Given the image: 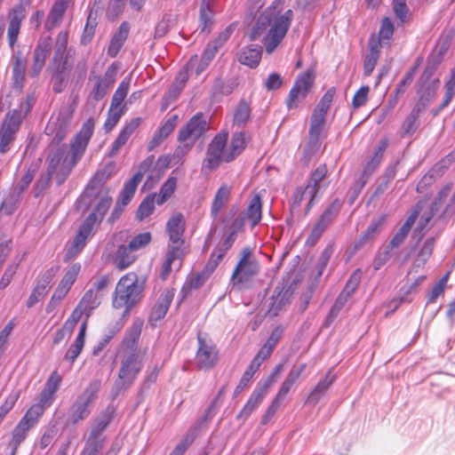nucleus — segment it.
<instances>
[{"instance_id": "nucleus-1", "label": "nucleus", "mask_w": 455, "mask_h": 455, "mask_svg": "<svg viewBox=\"0 0 455 455\" xmlns=\"http://www.w3.org/2000/svg\"><path fill=\"white\" fill-rule=\"evenodd\" d=\"M284 3L285 0H275L260 13L249 36L251 40L264 36L263 44L267 53H272L281 44L292 21L291 9L283 13Z\"/></svg>"}, {"instance_id": "nucleus-2", "label": "nucleus", "mask_w": 455, "mask_h": 455, "mask_svg": "<svg viewBox=\"0 0 455 455\" xmlns=\"http://www.w3.org/2000/svg\"><path fill=\"white\" fill-rule=\"evenodd\" d=\"M207 130V122L204 119L202 114L194 116L188 124L182 127L178 135V140L180 145L176 148L173 154L169 156H160L157 160V164L161 165L162 169H153L148 176L146 185L153 186L156 184L162 175L164 169L170 164L177 165L183 162L185 156L192 149L196 140L199 139L202 134Z\"/></svg>"}, {"instance_id": "nucleus-3", "label": "nucleus", "mask_w": 455, "mask_h": 455, "mask_svg": "<svg viewBox=\"0 0 455 455\" xmlns=\"http://www.w3.org/2000/svg\"><path fill=\"white\" fill-rule=\"evenodd\" d=\"M144 286L139 283L135 273L131 272L118 281L113 297V307L115 308H124V313H129L142 297Z\"/></svg>"}, {"instance_id": "nucleus-4", "label": "nucleus", "mask_w": 455, "mask_h": 455, "mask_svg": "<svg viewBox=\"0 0 455 455\" xmlns=\"http://www.w3.org/2000/svg\"><path fill=\"white\" fill-rule=\"evenodd\" d=\"M34 101L33 95H28L26 100L20 102L18 109L8 113L3 121L0 129V153L6 154L11 144L15 140V135L20 129V124L26 115L29 112Z\"/></svg>"}, {"instance_id": "nucleus-5", "label": "nucleus", "mask_w": 455, "mask_h": 455, "mask_svg": "<svg viewBox=\"0 0 455 455\" xmlns=\"http://www.w3.org/2000/svg\"><path fill=\"white\" fill-rule=\"evenodd\" d=\"M142 368V358L138 351H124L118 378L112 388V396H117L121 392L128 389L135 380Z\"/></svg>"}, {"instance_id": "nucleus-6", "label": "nucleus", "mask_w": 455, "mask_h": 455, "mask_svg": "<svg viewBox=\"0 0 455 455\" xmlns=\"http://www.w3.org/2000/svg\"><path fill=\"white\" fill-rule=\"evenodd\" d=\"M101 389V381L93 379L86 388L76 398L68 410V422L76 425L89 417L92 412L91 405L98 397Z\"/></svg>"}, {"instance_id": "nucleus-7", "label": "nucleus", "mask_w": 455, "mask_h": 455, "mask_svg": "<svg viewBox=\"0 0 455 455\" xmlns=\"http://www.w3.org/2000/svg\"><path fill=\"white\" fill-rule=\"evenodd\" d=\"M114 414V407L108 406L95 419L84 450H86L96 455L99 454L100 451L103 447V443L105 441V438L102 436V434L112 421Z\"/></svg>"}, {"instance_id": "nucleus-8", "label": "nucleus", "mask_w": 455, "mask_h": 455, "mask_svg": "<svg viewBox=\"0 0 455 455\" xmlns=\"http://www.w3.org/2000/svg\"><path fill=\"white\" fill-rule=\"evenodd\" d=\"M76 163L68 156V152L65 146L60 147L49 156V164L47 173L54 175L58 185H61L70 174Z\"/></svg>"}, {"instance_id": "nucleus-9", "label": "nucleus", "mask_w": 455, "mask_h": 455, "mask_svg": "<svg viewBox=\"0 0 455 455\" xmlns=\"http://www.w3.org/2000/svg\"><path fill=\"white\" fill-rule=\"evenodd\" d=\"M228 139V133L227 132H220L212 139L203 162V171L212 172L217 169L222 161L225 162V154L228 152L226 149Z\"/></svg>"}, {"instance_id": "nucleus-10", "label": "nucleus", "mask_w": 455, "mask_h": 455, "mask_svg": "<svg viewBox=\"0 0 455 455\" xmlns=\"http://www.w3.org/2000/svg\"><path fill=\"white\" fill-rule=\"evenodd\" d=\"M99 225L96 212H91L79 227L78 232L68 250L67 258L72 259L82 251L87 239L93 235Z\"/></svg>"}, {"instance_id": "nucleus-11", "label": "nucleus", "mask_w": 455, "mask_h": 455, "mask_svg": "<svg viewBox=\"0 0 455 455\" xmlns=\"http://www.w3.org/2000/svg\"><path fill=\"white\" fill-rule=\"evenodd\" d=\"M259 272L258 261L252 256L250 248H244L241 252V259L232 274L234 284L248 282Z\"/></svg>"}, {"instance_id": "nucleus-12", "label": "nucleus", "mask_w": 455, "mask_h": 455, "mask_svg": "<svg viewBox=\"0 0 455 455\" xmlns=\"http://www.w3.org/2000/svg\"><path fill=\"white\" fill-rule=\"evenodd\" d=\"M95 121L89 118L69 143V154L73 163L77 164L84 156L89 141L93 134Z\"/></svg>"}, {"instance_id": "nucleus-13", "label": "nucleus", "mask_w": 455, "mask_h": 455, "mask_svg": "<svg viewBox=\"0 0 455 455\" xmlns=\"http://www.w3.org/2000/svg\"><path fill=\"white\" fill-rule=\"evenodd\" d=\"M74 109L70 107L63 108L58 116H52L45 128L47 135L52 136V141L60 143L67 136L73 118Z\"/></svg>"}, {"instance_id": "nucleus-14", "label": "nucleus", "mask_w": 455, "mask_h": 455, "mask_svg": "<svg viewBox=\"0 0 455 455\" xmlns=\"http://www.w3.org/2000/svg\"><path fill=\"white\" fill-rule=\"evenodd\" d=\"M452 37L453 35L451 31L443 33L440 36L435 48L427 58V63L424 69V78L435 74L451 44Z\"/></svg>"}, {"instance_id": "nucleus-15", "label": "nucleus", "mask_w": 455, "mask_h": 455, "mask_svg": "<svg viewBox=\"0 0 455 455\" xmlns=\"http://www.w3.org/2000/svg\"><path fill=\"white\" fill-rule=\"evenodd\" d=\"M433 76H428L424 78V72L422 73L419 80L417 92L419 94V98L413 108L416 111L423 113L428 106L431 104L436 95V92L439 88L440 80L438 78H432Z\"/></svg>"}, {"instance_id": "nucleus-16", "label": "nucleus", "mask_w": 455, "mask_h": 455, "mask_svg": "<svg viewBox=\"0 0 455 455\" xmlns=\"http://www.w3.org/2000/svg\"><path fill=\"white\" fill-rule=\"evenodd\" d=\"M198 348L196 355V363L199 370H210L218 362V350L211 341L198 335Z\"/></svg>"}, {"instance_id": "nucleus-17", "label": "nucleus", "mask_w": 455, "mask_h": 455, "mask_svg": "<svg viewBox=\"0 0 455 455\" xmlns=\"http://www.w3.org/2000/svg\"><path fill=\"white\" fill-rule=\"evenodd\" d=\"M314 84V76L307 72L298 76L291 89L286 100V106L289 109L298 107L300 100H304Z\"/></svg>"}, {"instance_id": "nucleus-18", "label": "nucleus", "mask_w": 455, "mask_h": 455, "mask_svg": "<svg viewBox=\"0 0 455 455\" xmlns=\"http://www.w3.org/2000/svg\"><path fill=\"white\" fill-rule=\"evenodd\" d=\"M154 162L155 156L153 155L148 156L140 163L138 172L124 183L122 189V202L124 204H128L131 202L136 192L139 183L141 181L144 174L150 171Z\"/></svg>"}, {"instance_id": "nucleus-19", "label": "nucleus", "mask_w": 455, "mask_h": 455, "mask_svg": "<svg viewBox=\"0 0 455 455\" xmlns=\"http://www.w3.org/2000/svg\"><path fill=\"white\" fill-rule=\"evenodd\" d=\"M118 66L116 63L111 64L106 70L103 76H98L97 83L91 92V96L96 101L103 99L115 84L117 75Z\"/></svg>"}, {"instance_id": "nucleus-20", "label": "nucleus", "mask_w": 455, "mask_h": 455, "mask_svg": "<svg viewBox=\"0 0 455 455\" xmlns=\"http://www.w3.org/2000/svg\"><path fill=\"white\" fill-rule=\"evenodd\" d=\"M52 50V39L46 37L39 40L34 50L33 61L31 64L30 74L32 76H37L42 71L45 60Z\"/></svg>"}, {"instance_id": "nucleus-21", "label": "nucleus", "mask_w": 455, "mask_h": 455, "mask_svg": "<svg viewBox=\"0 0 455 455\" xmlns=\"http://www.w3.org/2000/svg\"><path fill=\"white\" fill-rule=\"evenodd\" d=\"M186 220L181 213L172 215L166 223V231L172 244L183 246Z\"/></svg>"}, {"instance_id": "nucleus-22", "label": "nucleus", "mask_w": 455, "mask_h": 455, "mask_svg": "<svg viewBox=\"0 0 455 455\" xmlns=\"http://www.w3.org/2000/svg\"><path fill=\"white\" fill-rule=\"evenodd\" d=\"M268 392V383L256 387L251 393L249 400L237 415L238 419H247L250 415L258 408Z\"/></svg>"}, {"instance_id": "nucleus-23", "label": "nucleus", "mask_w": 455, "mask_h": 455, "mask_svg": "<svg viewBox=\"0 0 455 455\" xmlns=\"http://www.w3.org/2000/svg\"><path fill=\"white\" fill-rule=\"evenodd\" d=\"M326 175L327 167L325 164H320L311 174L307 184V192L309 193V202L307 206V212H308L314 205V201L320 189V182L325 179Z\"/></svg>"}, {"instance_id": "nucleus-24", "label": "nucleus", "mask_w": 455, "mask_h": 455, "mask_svg": "<svg viewBox=\"0 0 455 455\" xmlns=\"http://www.w3.org/2000/svg\"><path fill=\"white\" fill-rule=\"evenodd\" d=\"M173 297L174 292L171 290H165L161 293L156 304L153 307L149 316V322L153 325L156 324V322L162 320L165 316Z\"/></svg>"}, {"instance_id": "nucleus-25", "label": "nucleus", "mask_w": 455, "mask_h": 455, "mask_svg": "<svg viewBox=\"0 0 455 455\" xmlns=\"http://www.w3.org/2000/svg\"><path fill=\"white\" fill-rule=\"evenodd\" d=\"M13 86L20 91L25 81L27 60L20 51L16 52L12 58Z\"/></svg>"}, {"instance_id": "nucleus-26", "label": "nucleus", "mask_w": 455, "mask_h": 455, "mask_svg": "<svg viewBox=\"0 0 455 455\" xmlns=\"http://www.w3.org/2000/svg\"><path fill=\"white\" fill-rule=\"evenodd\" d=\"M386 222V216L381 215L371 222L367 227L366 230L361 234L359 238L355 241V246L356 249L362 248L368 243H371L379 234Z\"/></svg>"}, {"instance_id": "nucleus-27", "label": "nucleus", "mask_w": 455, "mask_h": 455, "mask_svg": "<svg viewBox=\"0 0 455 455\" xmlns=\"http://www.w3.org/2000/svg\"><path fill=\"white\" fill-rule=\"evenodd\" d=\"M72 0H56L55 3L53 4L49 14H48V17H47V20H46V22H45V28L47 30H52V28L58 27L62 19H63V16L66 12V11L68 10V8L69 7L70 4H71Z\"/></svg>"}, {"instance_id": "nucleus-28", "label": "nucleus", "mask_w": 455, "mask_h": 455, "mask_svg": "<svg viewBox=\"0 0 455 455\" xmlns=\"http://www.w3.org/2000/svg\"><path fill=\"white\" fill-rule=\"evenodd\" d=\"M129 32L130 24L127 21H123L113 35L108 47V54L110 57L115 58L118 54L128 37Z\"/></svg>"}, {"instance_id": "nucleus-29", "label": "nucleus", "mask_w": 455, "mask_h": 455, "mask_svg": "<svg viewBox=\"0 0 455 455\" xmlns=\"http://www.w3.org/2000/svg\"><path fill=\"white\" fill-rule=\"evenodd\" d=\"M141 123L140 117H136L132 119L128 124H125V126L123 128V130L120 132L119 135L114 141L109 156H116L119 149L125 145L131 135L134 132V131L140 126Z\"/></svg>"}, {"instance_id": "nucleus-30", "label": "nucleus", "mask_w": 455, "mask_h": 455, "mask_svg": "<svg viewBox=\"0 0 455 455\" xmlns=\"http://www.w3.org/2000/svg\"><path fill=\"white\" fill-rule=\"evenodd\" d=\"M336 376L331 370H329L324 378L320 379L314 389L307 396V402L312 404H316L320 399L325 395L327 390L335 381Z\"/></svg>"}, {"instance_id": "nucleus-31", "label": "nucleus", "mask_w": 455, "mask_h": 455, "mask_svg": "<svg viewBox=\"0 0 455 455\" xmlns=\"http://www.w3.org/2000/svg\"><path fill=\"white\" fill-rule=\"evenodd\" d=\"M25 18L23 9L18 7L13 9L7 29L8 44L13 48L17 43L22 20Z\"/></svg>"}, {"instance_id": "nucleus-32", "label": "nucleus", "mask_w": 455, "mask_h": 455, "mask_svg": "<svg viewBox=\"0 0 455 455\" xmlns=\"http://www.w3.org/2000/svg\"><path fill=\"white\" fill-rule=\"evenodd\" d=\"M306 367V363H299L292 366L284 381L283 382L278 393L276 394L278 397L284 400L285 396L290 392L293 385L299 380L301 374L304 372Z\"/></svg>"}, {"instance_id": "nucleus-33", "label": "nucleus", "mask_w": 455, "mask_h": 455, "mask_svg": "<svg viewBox=\"0 0 455 455\" xmlns=\"http://www.w3.org/2000/svg\"><path fill=\"white\" fill-rule=\"evenodd\" d=\"M136 259L134 251L127 244L118 246L113 257V262L116 268L124 270L130 267Z\"/></svg>"}, {"instance_id": "nucleus-34", "label": "nucleus", "mask_w": 455, "mask_h": 455, "mask_svg": "<svg viewBox=\"0 0 455 455\" xmlns=\"http://www.w3.org/2000/svg\"><path fill=\"white\" fill-rule=\"evenodd\" d=\"M380 44L373 36L369 41V52L366 54L363 63V74L366 76L371 75L379 58Z\"/></svg>"}, {"instance_id": "nucleus-35", "label": "nucleus", "mask_w": 455, "mask_h": 455, "mask_svg": "<svg viewBox=\"0 0 455 455\" xmlns=\"http://www.w3.org/2000/svg\"><path fill=\"white\" fill-rule=\"evenodd\" d=\"M211 275L212 273L205 267L201 272L191 274L181 289L183 298L187 297L193 290L202 287Z\"/></svg>"}, {"instance_id": "nucleus-36", "label": "nucleus", "mask_w": 455, "mask_h": 455, "mask_svg": "<svg viewBox=\"0 0 455 455\" xmlns=\"http://www.w3.org/2000/svg\"><path fill=\"white\" fill-rule=\"evenodd\" d=\"M242 214L251 223L252 228L259 223L262 217V204L259 195H254L251 198L246 210Z\"/></svg>"}, {"instance_id": "nucleus-37", "label": "nucleus", "mask_w": 455, "mask_h": 455, "mask_svg": "<svg viewBox=\"0 0 455 455\" xmlns=\"http://www.w3.org/2000/svg\"><path fill=\"white\" fill-rule=\"evenodd\" d=\"M261 60V47L251 45L241 50L238 60L250 68H256Z\"/></svg>"}, {"instance_id": "nucleus-38", "label": "nucleus", "mask_w": 455, "mask_h": 455, "mask_svg": "<svg viewBox=\"0 0 455 455\" xmlns=\"http://www.w3.org/2000/svg\"><path fill=\"white\" fill-rule=\"evenodd\" d=\"M246 146L245 134L243 132H235L232 136L228 152L225 154V162L229 163L239 156Z\"/></svg>"}, {"instance_id": "nucleus-39", "label": "nucleus", "mask_w": 455, "mask_h": 455, "mask_svg": "<svg viewBox=\"0 0 455 455\" xmlns=\"http://www.w3.org/2000/svg\"><path fill=\"white\" fill-rule=\"evenodd\" d=\"M269 299L270 302L268 304L267 315L270 317H275L279 314V312L283 308V307L288 302L287 291H277V289H275Z\"/></svg>"}, {"instance_id": "nucleus-40", "label": "nucleus", "mask_w": 455, "mask_h": 455, "mask_svg": "<svg viewBox=\"0 0 455 455\" xmlns=\"http://www.w3.org/2000/svg\"><path fill=\"white\" fill-rule=\"evenodd\" d=\"M142 329V323L135 322L130 327L123 339V346L125 347L124 351L135 350L137 351V343L140 339Z\"/></svg>"}, {"instance_id": "nucleus-41", "label": "nucleus", "mask_w": 455, "mask_h": 455, "mask_svg": "<svg viewBox=\"0 0 455 455\" xmlns=\"http://www.w3.org/2000/svg\"><path fill=\"white\" fill-rule=\"evenodd\" d=\"M326 115L313 111L310 118L309 139L313 142H317L325 123Z\"/></svg>"}, {"instance_id": "nucleus-42", "label": "nucleus", "mask_w": 455, "mask_h": 455, "mask_svg": "<svg viewBox=\"0 0 455 455\" xmlns=\"http://www.w3.org/2000/svg\"><path fill=\"white\" fill-rule=\"evenodd\" d=\"M421 114L419 111H416L415 108H412L409 116L403 121L401 129H400V136L406 137L412 135L419 126V116Z\"/></svg>"}, {"instance_id": "nucleus-43", "label": "nucleus", "mask_w": 455, "mask_h": 455, "mask_svg": "<svg viewBox=\"0 0 455 455\" xmlns=\"http://www.w3.org/2000/svg\"><path fill=\"white\" fill-rule=\"evenodd\" d=\"M251 111L249 104L244 100H241L233 114L234 124L239 127L244 126L251 119Z\"/></svg>"}, {"instance_id": "nucleus-44", "label": "nucleus", "mask_w": 455, "mask_h": 455, "mask_svg": "<svg viewBox=\"0 0 455 455\" xmlns=\"http://www.w3.org/2000/svg\"><path fill=\"white\" fill-rule=\"evenodd\" d=\"M230 196V188L227 185L221 186L213 199L211 213L216 218L223 205L228 201Z\"/></svg>"}, {"instance_id": "nucleus-45", "label": "nucleus", "mask_w": 455, "mask_h": 455, "mask_svg": "<svg viewBox=\"0 0 455 455\" xmlns=\"http://www.w3.org/2000/svg\"><path fill=\"white\" fill-rule=\"evenodd\" d=\"M341 206L342 202L339 198L334 199L332 203L323 211L317 220L328 228L332 220L338 216Z\"/></svg>"}, {"instance_id": "nucleus-46", "label": "nucleus", "mask_w": 455, "mask_h": 455, "mask_svg": "<svg viewBox=\"0 0 455 455\" xmlns=\"http://www.w3.org/2000/svg\"><path fill=\"white\" fill-rule=\"evenodd\" d=\"M102 297L96 293L94 289H89L83 296L79 302L80 307L87 310V318L90 316L91 312L100 306Z\"/></svg>"}, {"instance_id": "nucleus-47", "label": "nucleus", "mask_w": 455, "mask_h": 455, "mask_svg": "<svg viewBox=\"0 0 455 455\" xmlns=\"http://www.w3.org/2000/svg\"><path fill=\"white\" fill-rule=\"evenodd\" d=\"M31 428L30 426L25 423V421H20L15 427L12 431V438L10 444L12 446V451L11 455H14L18 446L24 441L27 436L28 431Z\"/></svg>"}, {"instance_id": "nucleus-48", "label": "nucleus", "mask_w": 455, "mask_h": 455, "mask_svg": "<svg viewBox=\"0 0 455 455\" xmlns=\"http://www.w3.org/2000/svg\"><path fill=\"white\" fill-rule=\"evenodd\" d=\"M131 83V77H125L119 84L117 89L116 90L110 106L116 107V108H124V106H122V103L124 100L126 98L129 87Z\"/></svg>"}, {"instance_id": "nucleus-49", "label": "nucleus", "mask_w": 455, "mask_h": 455, "mask_svg": "<svg viewBox=\"0 0 455 455\" xmlns=\"http://www.w3.org/2000/svg\"><path fill=\"white\" fill-rule=\"evenodd\" d=\"M21 199V195L19 192L12 190V192L6 196L1 204L0 211L6 215L12 214Z\"/></svg>"}, {"instance_id": "nucleus-50", "label": "nucleus", "mask_w": 455, "mask_h": 455, "mask_svg": "<svg viewBox=\"0 0 455 455\" xmlns=\"http://www.w3.org/2000/svg\"><path fill=\"white\" fill-rule=\"evenodd\" d=\"M177 184V180L174 177L169 178L160 189V193L156 197L157 204H164L173 194Z\"/></svg>"}, {"instance_id": "nucleus-51", "label": "nucleus", "mask_w": 455, "mask_h": 455, "mask_svg": "<svg viewBox=\"0 0 455 455\" xmlns=\"http://www.w3.org/2000/svg\"><path fill=\"white\" fill-rule=\"evenodd\" d=\"M124 114V108H116L110 106L108 113V117L104 123V129L106 130V132H110L119 122L120 118Z\"/></svg>"}, {"instance_id": "nucleus-52", "label": "nucleus", "mask_w": 455, "mask_h": 455, "mask_svg": "<svg viewBox=\"0 0 455 455\" xmlns=\"http://www.w3.org/2000/svg\"><path fill=\"white\" fill-rule=\"evenodd\" d=\"M333 253V248L331 245L326 246V248L322 251L321 255L318 258L317 263L315 265V278H319L322 276L324 269L326 268L331 256Z\"/></svg>"}, {"instance_id": "nucleus-53", "label": "nucleus", "mask_w": 455, "mask_h": 455, "mask_svg": "<svg viewBox=\"0 0 455 455\" xmlns=\"http://www.w3.org/2000/svg\"><path fill=\"white\" fill-rule=\"evenodd\" d=\"M81 269L80 264H74L72 265L64 276L62 277L61 281L60 282L59 285L61 287L66 288L67 290H70L72 285L74 284L75 281L76 280L77 275Z\"/></svg>"}, {"instance_id": "nucleus-54", "label": "nucleus", "mask_w": 455, "mask_h": 455, "mask_svg": "<svg viewBox=\"0 0 455 455\" xmlns=\"http://www.w3.org/2000/svg\"><path fill=\"white\" fill-rule=\"evenodd\" d=\"M155 198L156 196H148L141 202L137 211V218L139 220H142L153 213L155 209Z\"/></svg>"}, {"instance_id": "nucleus-55", "label": "nucleus", "mask_w": 455, "mask_h": 455, "mask_svg": "<svg viewBox=\"0 0 455 455\" xmlns=\"http://www.w3.org/2000/svg\"><path fill=\"white\" fill-rule=\"evenodd\" d=\"M336 93V90L334 87L330 88L322 97L321 100L318 102L315 110L317 113H321L326 115L331 104L333 100L334 95Z\"/></svg>"}, {"instance_id": "nucleus-56", "label": "nucleus", "mask_w": 455, "mask_h": 455, "mask_svg": "<svg viewBox=\"0 0 455 455\" xmlns=\"http://www.w3.org/2000/svg\"><path fill=\"white\" fill-rule=\"evenodd\" d=\"M44 409L37 404L32 405L26 414L21 419L26 424L33 427L38 421L39 418L43 415Z\"/></svg>"}, {"instance_id": "nucleus-57", "label": "nucleus", "mask_w": 455, "mask_h": 455, "mask_svg": "<svg viewBox=\"0 0 455 455\" xmlns=\"http://www.w3.org/2000/svg\"><path fill=\"white\" fill-rule=\"evenodd\" d=\"M190 74H192L191 70L188 68V66L186 65L185 68L177 75L175 81L172 85L171 92H174L176 96L184 88Z\"/></svg>"}, {"instance_id": "nucleus-58", "label": "nucleus", "mask_w": 455, "mask_h": 455, "mask_svg": "<svg viewBox=\"0 0 455 455\" xmlns=\"http://www.w3.org/2000/svg\"><path fill=\"white\" fill-rule=\"evenodd\" d=\"M49 288L46 285H44L39 281H37L36 287L33 289L27 301V307H32L35 306L41 299L45 296Z\"/></svg>"}, {"instance_id": "nucleus-59", "label": "nucleus", "mask_w": 455, "mask_h": 455, "mask_svg": "<svg viewBox=\"0 0 455 455\" xmlns=\"http://www.w3.org/2000/svg\"><path fill=\"white\" fill-rule=\"evenodd\" d=\"M361 281V273L359 270L355 271L347 280L344 289L342 290V293L345 296H347L349 299L352 297L355 290L357 289Z\"/></svg>"}, {"instance_id": "nucleus-60", "label": "nucleus", "mask_w": 455, "mask_h": 455, "mask_svg": "<svg viewBox=\"0 0 455 455\" xmlns=\"http://www.w3.org/2000/svg\"><path fill=\"white\" fill-rule=\"evenodd\" d=\"M151 234L149 232H145L137 235L134 236L128 245L130 248H132L134 251L140 250L144 247H146L150 242H151Z\"/></svg>"}, {"instance_id": "nucleus-61", "label": "nucleus", "mask_w": 455, "mask_h": 455, "mask_svg": "<svg viewBox=\"0 0 455 455\" xmlns=\"http://www.w3.org/2000/svg\"><path fill=\"white\" fill-rule=\"evenodd\" d=\"M209 62L205 61L202 57L199 59L197 55L192 56L187 63L188 68L191 73L199 76L209 66Z\"/></svg>"}, {"instance_id": "nucleus-62", "label": "nucleus", "mask_w": 455, "mask_h": 455, "mask_svg": "<svg viewBox=\"0 0 455 455\" xmlns=\"http://www.w3.org/2000/svg\"><path fill=\"white\" fill-rule=\"evenodd\" d=\"M348 299H349V298L347 296H345L342 292L339 293V295L338 296V298L335 300L334 305L332 306V307L330 310V313H329V315L327 318L328 323L332 322L337 317V315L339 314L340 310L343 308V307L346 305V303L347 302Z\"/></svg>"}, {"instance_id": "nucleus-63", "label": "nucleus", "mask_w": 455, "mask_h": 455, "mask_svg": "<svg viewBox=\"0 0 455 455\" xmlns=\"http://www.w3.org/2000/svg\"><path fill=\"white\" fill-rule=\"evenodd\" d=\"M382 160L379 157L372 156L364 165L363 170L358 179L363 180L367 183L369 178L377 170Z\"/></svg>"}, {"instance_id": "nucleus-64", "label": "nucleus", "mask_w": 455, "mask_h": 455, "mask_svg": "<svg viewBox=\"0 0 455 455\" xmlns=\"http://www.w3.org/2000/svg\"><path fill=\"white\" fill-rule=\"evenodd\" d=\"M326 228H327L324 225L317 220L313 226L312 230L307 238L306 244L308 246H314L318 242Z\"/></svg>"}]
</instances>
